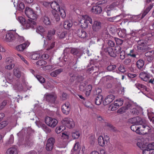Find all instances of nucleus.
Instances as JSON below:
<instances>
[{
    "instance_id": "obj_22",
    "label": "nucleus",
    "mask_w": 154,
    "mask_h": 154,
    "mask_svg": "<svg viewBox=\"0 0 154 154\" xmlns=\"http://www.w3.org/2000/svg\"><path fill=\"white\" fill-rule=\"evenodd\" d=\"M51 8L54 10L58 11L60 8V6L56 1L52 2L51 4Z\"/></svg>"
},
{
    "instance_id": "obj_32",
    "label": "nucleus",
    "mask_w": 154,
    "mask_h": 154,
    "mask_svg": "<svg viewBox=\"0 0 154 154\" xmlns=\"http://www.w3.org/2000/svg\"><path fill=\"white\" fill-rule=\"evenodd\" d=\"M55 31L54 29H53L49 31L48 32L47 35V39H48L49 40H51L53 35L55 34Z\"/></svg>"
},
{
    "instance_id": "obj_10",
    "label": "nucleus",
    "mask_w": 154,
    "mask_h": 154,
    "mask_svg": "<svg viewBox=\"0 0 154 154\" xmlns=\"http://www.w3.org/2000/svg\"><path fill=\"white\" fill-rule=\"evenodd\" d=\"M115 96L113 95H110L107 96L103 102L104 105H106L111 103L115 99Z\"/></svg>"
},
{
    "instance_id": "obj_60",
    "label": "nucleus",
    "mask_w": 154,
    "mask_h": 154,
    "mask_svg": "<svg viewBox=\"0 0 154 154\" xmlns=\"http://www.w3.org/2000/svg\"><path fill=\"white\" fill-rule=\"evenodd\" d=\"M85 84L84 83L83 84H81L79 85V88L80 90L81 91H84L86 90V88L85 87Z\"/></svg>"
},
{
    "instance_id": "obj_6",
    "label": "nucleus",
    "mask_w": 154,
    "mask_h": 154,
    "mask_svg": "<svg viewBox=\"0 0 154 154\" xmlns=\"http://www.w3.org/2000/svg\"><path fill=\"white\" fill-rule=\"evenodd\" d=\"M62 123L67 128H73L75 126V124L72 119L68 118L64 119Z\"/></svg>"
},
{
    "instance_id": "obj_9",
    "label": "nucleus",
    "mask_w": 154,
    "mask_h": 154,
    "mask_svg": "<svg viewBox=\"0 0 154 154\" xmlns=\"http://www.w3.org/2000/svg\"><path fill=\"white\" fill-rule=\"evenodd\" d=\"M116 7V3L113 2L110 4L108 7H106L105 10L108 16H110L112 14V11L115 9Z\"/></svg>"
},
{
    "instance_id": "obj_58",
    "label": "nucleus",
    "mask_w": 154,
    "mask_h": 154,
    "mask_svg": "<svg viewBox=\"0 0 154 154\" xmlns=\"http://www.w3.org/2000/svg\"><path fill=\"white\" fill-rule=\"evenodd\" d=\"M115 69L116 65H110L107 67V69L109 71H113L115 72L114 71V70Z\"/></svg>"
},
{
    "instance_id": "obj_49",
    "label": "nucleus",
    "mask_w": 154,
    "mask_h": 154,
    "mask_svg": "<svg viewBox=\"0 0 154 154\" xmlns=\"http://www.w3.org/2000/svg\"><path fill=\"white\" fill-rule=\"evenodd\" d=\"M105 126L109 128H110V131H115V127L113 126L111 124L108 122H105Z\"/></svg>"
},
{
    "instance_id": "obj_36",
    "label": "nucleus",
    "mask_w": 154,
    "mask_h": 154,
    "mask_svg": "<svg viewBox=\"0 0 154 154\" xmlns=\"http://www.w3.org/2000/svg\"><path fill=\"white\" fill-rule=\"evenodd\" d=\"M136 125H131V129L133 131H135L137 133L140 134V127H139Z\"/></svg>"
},
{
    "instance_id": "obj_55",
    "label": "nucleus",
    "mask_w": 154,
    "mask_h": 154,
    "mask_svg": "<svg viewBox=\"0 0 154 154\" xmlns=\"http://www.w3.org/2000/svg\"><path fill=\"white\" fill-rule=\"evenodd\" d=\"M17 5L19 10H20L23 9L25 8V5L23 3L18 2Z\"/></svg>"
},
{
    "instance_id": "obj_43",
    "label": "nucleus",
    "mask_w": 154,
    "mask_h": 154,
    "mask_svg": "<svg viewBox=\"0 0 154 154\" xmlns=\"http://www.w3.org/2000/svg\"><path fill=\"white\" fill-rule=\"evenodd\" d=\"M99 65H97L92 66L90 68H89L88 69V71H90L91 70L95 71V72L99 70Z\"/></svg>"
},
{
    "instance_id": "obj_45",
    "label": "nucleus",
    "mask_w": 154,
    "mask_h": 154,
    "mask_svg": "<svg viewBox=\"0 0 154 154\" xmlns=\"http://www.w3.org/2000/svg\"><path fill=\"white\" fill-rule=\"evenodd\" d=\"M135 86L139 90L141 89H144L146 88V86H145L139 83H136L135 85Z\"/></svg>"
},
{
    "instance_id": "obj_61",
    "label": "nucleus",
    "mask_w": 154,
    "mask_h": 154,
    "mask_svg": "<svg viewBox=\"0 0 154 154\" xmlns=\"http://www.w3.org/2000/svg\"><path fill=\"white\" fill-rule=\"evenodd\" d=\"M84 78L82 75H79L76 76V80L79 82H80L84 80Z\"/></svg>"
},
{
    "instance_id": "obj_51",
    "label": "nucleus",
    "mask_w": 154,
    "mask_h": 154,
    "mask_svg": "<svg viewBox=\"0 0 154 154\" xmlns=\"http://www.w3.org/2000/svg\"><path fill=\"white\" fill-rule=\"evenodd\" d=\"M123 103V100L122 98H120L116 100V106H122Z\"/></svg>"
},
{
    "instance_id": "obj_64",
    "label": "nucleus",
    "mask_w": 154,
    "mask_h": 154,
    "mask_svg": "<svg viewBox=\"0 0 154 154\" xmlns=\"http://www.w3.org/2000/svg\"><path fill=\"white\" fill-rule=\"evenodd\" d=\"M147 148L150 150H154V143H152L149 144L148 145Z\"/></svg>"
},
{
    "instance_id": "obj_28",
    "label": "nucleus",
    "mask_w": 154,
    "mask_h": 154,
    "mask_svg": "<svg viewBox=\"0 0 154 154\" xmlns=\"http://www.w3.org/2000/svg\"><path fill=\"white\" fill-rule=\"evenodd\" d=\"M25 144L29 146H31L33 144V142L31 137L29 135H27L25 139Z\"/></svg>"
},
{
    "instance_id": "obj_42",
    "label": "nucleus",
    "mask_w": 154,
    "mask_h": 154,
    "mask_svg": "<svg viewBox=\"0 0 154 154\" xmlns=\"http://www.w3.org/2000/svg\"><path fill=\"white\" fill-rule=\"evenodd\" d=\"M40 55L39 53H34L31 54L30 57V58L34 60H38L40 57Z\"/></svg>"
},
{
    "instance_id": "obj_18",
    "label": "nucleus",
    "mask_w": 154,
    "mask_h": 154,
    "mask_svg": "<svg viewBox=\"0 0 154 154\" xmlns=\"http://www.w3.org/2000/svg\"><path fill=\"white\" fill-rule=\"evenodd\" d=\"M91 10L92 12L95 14H99L102 12V9L101 7L99 6H95L92 8Z\"/></svg>"
},
{
    "instance_id": "obj_13",
    "label": "nucleus",
    "mask_w": 154,
    "mask_h": 154,
    "mask_svg": "<svg viewBox=\"0 0 154 154\" xmlns=\"http://www.w3.org/2000/svg\"><path fill=\"white\" fill-rule=\"evenodd\" d=\"M29 45L28 43L25 42L17 46L16 49L18 51H23Z\"/></svg>"
},
{
    "instance_id": "obj_7",
    "label": "nucleus",
    "mask_w": 154,
    "mask_h": 154,
    "mask_svg": "<svg viewBox=\"0 0 154 154\" xmlns=\"http://www.w3.org/2000/svg\"><path fill=\"white\" fill-rule=\"evenodd\" d=\"M55 142V140L53 137L50 138L48 140L46 147L47 151H50L52 150Z\"/></svg>"
},
{
    "instance_id": "obj_50",
    "label": "nucleus",
    "mask_w": 154,
    "mask_h": 154,
    "mask_svg": "<svg viewBox=\"0 0 154 154\" xmlns=\"http://www.w3.org/2000/svg\"><path fill=\"white\" fill-rule=\"evenodd\" d=\"M47 63V62L44 60H38L36 62V64L39 66H44Z\"/></svg>"
},
{
    "instance_id": "obj_31",
    "label": "nucleus",
    "mask_w": 154,
    "mask_h": 154,
    "mask_svg": "<svg viewBox=\"0 0 154 154\" xmlns=\"http://www.w3.org/2000/svg\"><path fill=\"white\" fill-rule=\"evenodd\" d=\"M153 6V5L152 4H150L149 6L146 9L142 14V18L144 17L146 15L152 8Z\"/></svg>"
},
{
    "instance_id": "obj_38",
    "label": "nucleus",
    "mask_w": 154,
    "mask_h": 154,
    "mask_svg": "<svg viewBox=\"0 0 154 154\" xmlns=\"http://www.w3.org/2000/svg\"><path fill=\"white\" fill-rule=\"evenodd\" d=\"M13 73L14 75L18 78H20L21 76L20 71L17 68H15L13 70Z\"/></svg>"
},
{
    "instance_id": "obj_15",
    "label": "nucleus",
    "mask_w": 154,
    "mask_h": 154,
    "mask_svg": "<svg viewBox=\"0 0 154 154\" xmlns=\"http://www.w3.org/2000/svg\"><path fill=\"white\" fill-rule=\"evenodd\" d=\"M139 77L142 80L146 82L148 81L150 78L149 75L145 72H141L140 74Z\"/></svg>"
},
{
    "instance_id": "obj_33",
    "label": "nucleus",
    "mask_w": 154,
    "mask_h": 154,
    "mask_svg": "<svg viewBox=\"0 0 154 154\" xmlns=\"http://www.w3.org/2000/svg\"><path fill=\"white\" fill-rule=\"evenodd\" d=\"M80 50L77 48H72L70 50V53L74 55H77L80 54Z\"/></svg>"
},
{
    "instance_id": "obj_5",
    "label": "nucleus",
    "mask_w": 154,
    "mask_h": 154,
    "mask_svg": "<svg viewBox=\"0 0 154 154\" xmlns=\"http://www.w3.org/2000/svg\"><path fill=\"white\" fill-rule=\"evenodd\" d=\"M45 98L47 102L51 104H52L55 103L57 96L53 94L47 93L45 95Z\"/></svg>"
},
{
    "instance_id": "obj_25",
    "label": "nucleus",
    "mask_w": 154,
    "mask_h": 154,
    "mask_svg": "<svg viewBox=\"0 0 154 154\" xmlns=\"http://www.w3.org/2000/svg\"><path fill=\"white\" fill-rule=\"evenodd\" d=\"M63 71V69L60 68L52 72L51 73L50 75L52 77H56Z\"/></svg>"
},
{
    "instance_id": "obj_41",
    "label": "nucleus",
    "mask_w": 154,
    "mask_h": 154,
    "mask_svg": "<svg viewBox=\"0 0 154 154\" xmlns=\"http://www.w3.org/2000/svg\"><path fill=\"white\" fill-rule=\"evenodd\" d=\"M36 31L37 32L42 35V34L45 31V30L43 26H40L37 28Z\"/></svg>"
},
{
    "instance_id": "obj_34",
    "label": "nucleus",
    "mask_w": 154,
    "mask_h": 154,
    "mask_svg": "<svg viewBox=\"0 0 154 154\" xmlns=\"http://www.w3.org/2000/svg\"><path fill=\"white\" fill-rule=\"evenodd\" d=\"M98 143L99 145L101 146H105V141L103 137L100 136L98 138Z\"/></svg>"
},
{
    "instance_id": "obj_40",
    "label": "nucleus",
    "mask_w": 154,
    "mask_h": 154,
    "mask_svg": "<svg viewBox=\"0 0 154 154\" xmlns=\"http://www.w3.org/2000/svg\"><path fill=\"white\" fill-rule=\"evenodd\" d=\"M58 11L60 12V14L62 18H64L65 17L66 14L65 11L62 8H60L58 10Z\"/></svg>"
},
{
    "instance_id": "obj_21",
    "label": "nucleus",
    "mask_w": 154,
    "mask_h": 154,
    "mask_svg": "<svg viewBox=\"0 0 154 154\" xmlns=\"http://www.w3.org/2000/svg\"><path fill=\"white\" fill-rule=\"evenodd\" d=\"M81 149V147L79 143H76L74 146L73 149H72V151L76 152V154H79V152Z\"/></svg>"
},
{
    "instance_id": "obj_27",
    "label": "nucleus",
    "mask_w": 154,
    "mask_h": 154,
    "mask_svg": "<svg viewBox=\"0 0 154 154\" xmlns=\"http://www.w3.org/2000/svg\"><path fill=\"white\" fill-rule=\"evenodd\" d=\"M136 125H140L143 124H146V121L145 119H143L139 116L136 117Z\"/></svg>"
},
{
    "instance_id": "obj_2",
    "label": "nucleus",
    "mask_w": 154,
    "mask_h": 154,
    "mask_svg": "<svg viewBox=\"0 0 154 154\" xmlns=\"http://www.w3.org/2000/svg\"><path fill=\"white\" fill-rule=\"evenodd\" d=\"M25 13L27 17L33 20H35L37 18L36 12L32 9L29 7L26 8Z\"/></svg>"
},
{
    "instance_id": "obj_37",
    "label": "nucleus",
    "mask_w": 154,
    "mask_h": 154,
    "mask_svg": "<svg viewBox=\"0 0 154 154\" xmlns=\"http://www.w3.org/2000/svg\"><path fill=\"white\" fill-rule=\"evenodd\" d=\"M137 66L139 69H142L144 65V61L141 60H139L137 62Z\"/></svg>"
},
{
    "instance_id": "obj_19",
    "label": "nucleus",
    "mask_w": 154,
    "mask_h": 154,
    "mask_svg": "<svg viewBox=\"0 0 154 154\" xmlns=\"http://www.w3.org/2000/svg\"><path fill=\"white\" fill-rule=\"evenodd\" d=\"M103 96L100 94H97L95 98V104L97 105H99L102 102Z\"/></svg>"
},
{
    "instance_id": "obj_17",
    "label": "nucleus",
    "mask_w": 154,
    "mask_h": 154,
    "mask_svg": "<svg viewBox=\"0 0 154 154\" xmlns=\"http://www.w3.org/2000/svg\"><path fill=\"white\" fill-rule=\"evenodd\" d=\"M7 154H18L17 150L15 146H13L8 149L7 150Z\"/></svg>"
},
{
    "instance_id": "obj_20",
    "label": "nucleus",
    "mask_w": 154,
    "mask_h": 154,
    "mask_svg": "<svg viewBox=\"0 0 154 154\" xmlns=\"http://www.w3.org/2000/svg\"><path fill=\"white\" fill-rule=\"evenodd\" d=\"M42 21L46 25H49L51 24V21L49 17L46 15L43 16L41 18Z\"/></svg>"
},
{
    "instance_id": "obj_16",
    "label": "nucleus",
    "mask_w": 154,
    "mask_h": 154,
    "mask_svg": "<svg viewBox=\"0 0 154 154\" xmlns=\"http://www.w3.org/2000/svg\"><path fill=\"white\" fill-rule=\"evenodd\" d=\"M101 27V23L98 21H95L92 25V29L94 31L97 32L100 29Z\"/></svg>"
},
{
    "instance_id": "obj_39",
    "label": "nucleus",
    "mask_w": 154,
    "mask_h": 154,
    "mask_svg": "<svg viewBox=\"0 0 154 154\" xmlns=\"http://www.w3.org/2000/svg\"><path fill=\"white\" fill-rule=\"evenodd\" d=\"M116 47L113 48H109L108 49L109 51V55L111 57H115L116 56Z\"/></svg>"
},
{
    "instance_id": "obj_62",
    "label": "nucleus",
    "mask_w": 154,
    "mask_h": 154,
    "mask_svg": "<svg viewBox=\"0 0 154 154\" xmlns=\"http://www.w3.org/2000/svg\"><path fill=\"white\" fill-rule=\"evenodd\" d=\"M92 89V86L91 85H88L86 89L87 93H88V95H89Z\"/></svg>"
},
{
    "instance_id": "obj_30",
    "label": "nucleus",
    "mask_w": 154,
    "mask_h": 154,
    "mask_svg": "<svg viewBox=\"0 0 154 154\" xmlns=\"http://www.w3.org/2000/svg\"><path fill=\"white\" fill-rule=\"evenodd\" d=\"M152 51H149L145 53V56L147 60L151 62L153 60L154 58L153 56L151 55Z\"/></svg>"
},
{
    "instance_id": "obj_11",
    "label": "nucleus",
    "mask_w": 154,
    "mask_h": 154,
    "mask_svg": "<svg viewBox=\"0 0 154 154\" xmlns=\"http://www.w3.org/2000/svg\"><path fill=\"white\" fill-rule=\"evenodd\" d=\"M116 48L118 49V50L116 52L117 53V55L120 57V58L121 60H123L125 57V51L122 50L121 51V48L119 46H116Z\"/></svg>"
},
{
    "instance_id": "obj_44",
    "label": "nucleus",
    "mask_w": 154,
    "mask_h": 154,
    "mask_svg": "<svg viewBox=\"0 0 154 154\" xmlns=\"http://www.w3.org/2000/svg\"><path fill=\"white\" fill-rule=\"evenodd\" d=\"M35 77L41 83H43L45 82V79L42 76L36 75Z\"/></svg>"
},
{
    "instance_id": "obj_46",
    "label": "nucleus",
    "mask_w": 154,
    "mask_h": 154,
    "mask_svg": "<svg viewBox=\"0 0 154 154\" xmlns=\"http://www.w3.org/2000/svg\"><path fill=\"white\" fill-rule=\"evenodd\" d=\"M65 128V127L62 126L59 127L57 126L55 130L57 134H59L64 130Z\"/></svg>"
},
{
    "instance_id": "obj_63",
    "label": "nucleus",
    "mask_w": 154,
    "mask_h": 154,
    "mask_svg": "<svg viewBox=\"0 0 154 154\" xmlns=\"http://www.w3.org/2000/svg\"><path fill=\"white\" fill-rule=\"evenodd\" d=\"M118 70L122 73H124L125 71V69L124 66L120 65V66L118 68Z\"/></svg>"
},
{
    "instance_id": "obj_14",
    "label": "nucleus",
    "mask_w": 154,
    "mask_h": 154,
    "mask_svg": "<svg viewBox=\"0 0 154 154\" xmlns=\"http://www.w3.org/2000/svg\"><path fill=\"white\" fill-rule=\"evenodd\" d=\"M124 92V88L122 87L121 83H119L116 85V93L119 94L123 95Z\"/></svg>"
},
{
    "instance_id": "obj_48",
    "label": "nucleus",
    "mask_w": 154,
    "mask_h": 154,
    "mask_svg": "<svg viewBox=\"0 0 154 154\" xmlns=\"http://www.w3.org/2000/svg\"><path fill=\"white\" fill-rule=\"evenodd\" d=\"M82 17L85 19V20H86L87 22H88V23H89L91 24H92V19L90 17H89L87 15H83L82 16Z\"/></svg>"
},
{
    "instance_id": "obj_52",
    "label": "nucleus",
    "mask_w": 154,
    "mask_h": 154,
    "mask_svg": "<svg viewBox=\"0 0 154 154\" xmlns=\"http://www.w3.org/2000/svg\"><path fill=\"white\" fill-rule=\"evenodd\" d=\"M80 136V134L78 131L73 132L72 133V136L74 139H78Z\"/></svg>"
},
{
    "instance_id": "obj_53",
    "label": "nucleus",
    "mask_w": 154,
    "mask_h": 154,
    "mask_svg": "<svg viewBox=\"0 0 154 154\" xmlns=\"http://www.w3.org/2000/svg\"><path fill=\"white\" fill-rule=\"evenodd\" d=\"M69 75L70 77V81L71 82H73L76 79V76L75 74L70 73H69Z\"/></svg>"
},
{
    "instance_id": "obj_12",
    "label": "nucleus",
    "mask_w": 154,
    "mask_h": 154,
    "mask_svg": "<svg viewBox=\"0 0 154 154\" xmlns=\"http://www.w3.org/2000/svg\"><path fill=\"white\" fill-rule=\"evenodd\" d=\"M76 33L79 37L82 38H85L88 35L87 33L82 29H78Z\"/></svg>"
},
{
    "instance_id": "obj_23",
    "label": "nucleus",
    "mask_w": 154,
    "mask_h": 154,
    "mask_svg": "<svg viewBox=\"0 0 154 154\" xmlns=\"http://www.w3.org/2000/svg\"><path fill=\"white\" fill-rule=\"evenodd\" d=\"M14 76L12 73L10 72L7 73L6 75V78L9 82L11 83L14 82V80L13 77Z\"/></svg>"
},
{
    "instance_id": "obj_54",
    "label": "nucleus",
    "mask_w": 154,
    "mask_h": 154,
    "mask_svg": "<svg viewBox=\"0 0 154 154\" xmlns=\"http://www.w3.org/2000/svg\"><path fill=\"white\" fill-rule=\"evenodd\" d=\"M8 124L7 121H3L0 123V129H1L5 127Z\"/></svg>"
},
{
    "instance_id": "obj_4",
    "label": "nucleus",
    "mask_w": 154,
    "mask_h": 154,
    "mask_svg": "<svg viewBox=\"0 0 154 154\" xmlns=\"http://www.w3.org/2000/svg\"><path fill=\"white\" fill-rule=\"evenodd\" d=\"M151 128L148 124V122L146 121V124H143L140 126V134L141 135H145L147 134L150 131Z\"/></svg>"
},
{
    "instance_id": "obj_8",
    "label": "nucleus",
    "mask_w": 154,
    "mask_h": 154,
    "mask_svg": "<svg viewBox=\"0 0 154 154\" xmlns=\"http://www.w3.org/2000/svg\"><path fill=\"white\" fill-rule=\"evenodd\" d=\"M61 110L64 114L66 115L68 114L70 110L69 103L67 102L64 103L62 106Z\"/></svg>"
},
{
    "instance_id": "obj_59",
    "label": "nucleus",
    "mask_w": 154,
    "mask_h": 154,
    "mask_svg": "<svg viewBox=\"0 0 154 154\" xmlns=\"http://www.w3.org/2000/svg\"><path fill=\"white\" fill-rule=\"evenodd\" d=\"M126 109L124 107H122L119 109L117 111V112L118 113L120 114H122L125 112V111Z\"/></svg>"
},
{
    "instance_id": "obj_1",
    "label": "nucleus",
    "mask_w": 154,
    "mask_h": 154,
    "mask_svg": "<svg viewBox=\"0 0 154 154\" xmlns=\"http://www.w3.org/2000/svg\"><path fill=\"white\" fill-rule=\"evenodd\" d=\"M18 19L19 22L25 29L32 28L34 27V26L36 25V22L33 20L30 19L26 20L22 16L19 17Z\"/></svg>"
},
{
    "instance_id": "obj_35",
    "label": "nucleus",
    "mask_w": 154,
    "mask_h": 154,
    "mask_svg": "<svg viewBox=\"0 0 154 154\" xmlns=\"http://www.w3.org/2000/svg\"><path fill=\"white\" fill-rule=\"evenodd\" d=\"M57 35L59 38H60L62 39L64 38L66 35L67 34V33L66 31H63L60 32L58 31L57 32Z\"/></svg>"
},
{
    "instance_id": "obj_57",
    "label": "nucleus",
    "mask_w": 154,
    "mask_h": 154,
    "mask_svg": "<svg viewBox=\"0 0 154 154\" xmlns=\"http://www.w3.org/2000/svg\"><path fill=\"white\" fill-rule=\"evenodd\" d=\"M136 117H134L128 119V122L132 124L136 125Z\"/></svg>"
},
{
    "instance_id": "obj_3",
    "label": "nucleus",
    "mask_w": 154,
    "mask_h": 154,
    "mask_svg": "<svg viewBox=\"0 0 154 154\" xmlns=\"http://www.w3.org/2000/svg\"><path fill=\"white\" fill-rule=\"evenodd\" d=\"M45 122L49 126L53 128L56 126L58 122L56 119L54 118L47 117L45 118Z\"/></svg>"
},
{
    "instance_id": "obj_24",
    "label": "nucleus",
    "mask_w": 154,
    "mask_h": 154,
    "mask_svg": "<svg viewBox=\"0 0 154 154\" xmlns=\"http://www.w3.org/2000/svg\"><path fill=\"white\" fill-rule=\"evenodd\" d=\"M14 35L11 33L6 34L5 37V41L7 42H10L14 39Z\"/></svg>"
},
{
    "instance_id": "obj_47",
    "label": "nucleus",
    "mask_w": 154,
    "mask_h": 154,
    "mask_svg": "<svg viewBox=\"0 0 154 154\" xmlns=\"http://www.w3.org/2000/svg\"><path fill=\"white\" fill-rule=\"evenodd\" d=\"M82 17L85 19V20H86L87 22H88V23H89L91 24H92V19L90 17H89L87 15H83L82 16Z\"/></svg>"
},
{
    "instance_id": "obj_56",
    "label": "nucleus",
    "mask_w": 154,
    "mask_h": 154,
    "mask_svg": "<svg viewBox=\"0 0 154 154\" xmlns=\"http://www.w3.org/2000/svg\"><path fill=\"white\" fill-rule=\"evenodd\" d=\"M42 128L47 133H50L51 131V130L45 124L44 125Z\"/></svg>"
},
{
    "instance_id": "obj_29",
    "label": "nucleus",
    "mask_w": 154,
    "mask_h": 154,
    "mask_svg": "<svg viewBox=\"0 0 154 154\" xmlns=\"http://www.w3.org/2000/svg\"><path fill=\"white\" fill-rule=\"evenodd\" d=\"M80 23L81 26L83 28L85 29L88 26V22H87L86 20H85L83 18L80 20Z\"/></svg>"
},
{
    "instance_id": "obj_26",
    "label": "nucleus",
    "mask_w": 154,
    "mask_h": 154,
    "mask_svg": "<svg viewBox=\"0 0 154 154\" xmlns=\"http://www.w3.org/2000/svg\"><path fill=\"white\" fill-rule=\"evenodd\" d=\"M72 25V23L71 21H65L63 24V26L64 28L68 30L69 29Z\"/></svg>"
}]
</instances>
